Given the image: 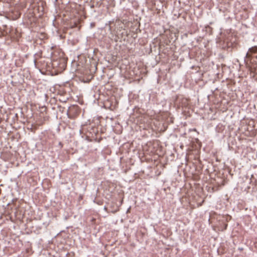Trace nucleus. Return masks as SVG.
I'll return each instance as SVG.
<instances>
[{
    "mask_svg": "<svg viewBox=\"0 0 257 257\" xmlns=\"http://www.w3.org/2000/svg\"><path fill=\"white\" fill-rule=\"evenodd\" d=\"M137 34L138 33H125V36L126 37H133L134 39H135L137 37Z\"/></svg>",
    "mask_w": 257,
    "mask_h": 257,
    "instance_id": "obj_8",
    "label": "nucleus"
},
{
    "mask_svg": "<svg viewBox=\"0 0 257 257\" xmlns=\"http://www.w3.org/2000/svg\"><path fill=\"white\" fill-rule=\"evenodd\" d=\"M205 29V31L206 32H210L212 31V29L209 26L206 27Z\"/></svg>",
    "mask_w": 257,
    "mask_h": 257,
    "instance_id": "obj_10",
    "label": "nucleus"
},
{
    "mask_svg": "<svg viewBox=\"0 0 257 257\" xmlns=\"http://www.w3.org/2000/svg\"><path fill=\"white\" fill-rule=\"evenodd\" d=\"M58 107L59 108V110L63 112L64 111V107H63L61 106H58Z\"/></svg>",
    "mask_w": 257,
    "mask_h": 257,
    "instance_id": "obj_11",
    "label": "nucleus"
},
{
    "mask_svg": "<svg viewBox=\"0 0 257 257\" xmlns=\"http://www.w3.org/2000/svg\"><path fill=\"white\" fill-rule=\"evenodd\" d=\"M41 34V35L43 37H44L45 36H44V34H45L46 33H40Z\"/></svg>",
    "mask_w": 257,
    "mask_h": 257,
    "instance_id": "obj_14",
    "label": "nucleus"
},
{
    "mask_svg": "<svg viewBox=\"0 0 257 257\" xmlns=\"http://www.w3.org/2000/svg\"><path fill=\"white\" fill-rule=\"evenodd\" d=\"M7 34H9V36L11 37L13 41L16 40L18 37H21V33H6Z\"/></svg>",
    "mask_w": 257,
    "mask_h": 257,
    "instance_id": "obj_7",
    "label": "nucleus"
},
{
    "mask_svg": "<svg viewBox=\"0 0 257 257\" xmlns=\"http://www.w3.org/2000/svg\"><path fill=\"white\" fill-rule=\"evenodd\" d=\"M188 99L185 98L183 95H177L175 96L174 103L178 107H186L188 105Z\"/></svg>",
    "mask_w": 257,
    "mask_h": 257,
    "instance_id": "obj_2",
    "label": "nucleus"
},
{
    "mask_svg": "<svg viewBox=\"0 0 257 257\" xmlns=\"http://www.w3.org/2000/svg\"><path fill=\"white\" fill-rule=\"evenodd\" d=\"M35 64L37 63V61L36 60H35Z\"/></svg>",
    "mask_w": 257,
    "mask_h": 257,
    "instance_id": "obj_17",
    "label": "nucleus"
},
{
    "mask_svg": "<svg viewBox=\"0 0 257 257\" xmlns=\"http://www.w3.org/2000/svg\"><path fill=\"white\" fill-rule=\"evenodd\" d=\"M60 35H59V36L60 37L61 39H64L65 38V36L64 35H63V34H60L59 33Z\"/></svg>",
    "mask_w": 257,
    "mask_h": 257,
    "instance_id": "obj_12",
    "label": "nucleus"
},
{
    "mask_svg": "<svg viewBox=\"0 0 257 257\" xmlns=\"http://www.w3.org/2000/svg\"><path fill=\"white\" fill-rule=\"evenodd\" d=\"M52 66L54 68L57 69L58 71H63L66 67L67 62L64 58H59L52 61Z\"/></svg>",
    "mask_w": 257,
    "mask_h": 257,
    "instance_id": "obj_1",
    "label": "nucleus"
},
{
    "mask_svg": "<svg viewBox=\"0 0 257 257\" xmlns=\"http://www.w3.org/2000/svg\"><path fill=\"white\" fill-rule=\"evenodd\" d=\"M79 113V108L78 106H72L68 110V115L70 118L76 117Z\"/></svg>",
    "mask_w": 257,
    "mask_h": 257,
    "instance_id": "obj_5",
    "label": "nucleus"
},
{
    "mask_svg": "<svg viewBox=\"0 0 257 257\" xmlns=\"http://www.w3.org/2000/svg\"><path fill=\"white\" fill-rule=\"evenodd\" d=\"M71 27L72 28H74V27H78L79 28L80 27V26L79 25V23L78 22H75L74 23V24L72 26H71Z\"/></svg>",
    "mask_w": 257,
    "mask_h": 257,
    "instance_id": "obj_9",
    "label": "nucleus"
},
{
    "mask_svg": "<svg viewBox=\"0 0 257 257\" xmlns=\"http://www.w3.org/2000/svg\"><path fill=\"white\" fill-rule=\"evenodd\" d=\"M117 208L115 210H111V211L113 213H115L117 211Z\"/></svg>",
    "mask_w": 257,
    "mask_h": 257,
    "instance_id": "obj_13",
    "label": "nucleus"
},
{
    "mask_svg": "<svg viewBox=\"0 0 257 257\" xmlns=\"http://www.w3.org/2000/svg\"><path fill=\"white\" fill-rule=\"evenodd\" d=\"M59 145L61 146V147H62V143L60 142L59 143Z\"/></svg>",
    "mask_w": 257,
    "mask_h": 257,
    "instance_id": "obj_15",
    "label": "nucleus"
},
{
    "mask_svg": "<svg viewBox=\"0 0 257 257\" xmlns=\"http://www.w3.org/2000/svg\"><path fill=\"white\" fill-rule=\"evenodd\" d=\"M125 35H123V33H110V36H109L111 40L115 42H121L122 40L125 41Z\"/></svg>",
    "mask_w": 257,
    "mask_h": 257,
    "instance_id": "obj_4",
    "label": "nucleus"
},
{
    "mask_svg": "<svg viewBox=\"0 0 257 257\" xmlns=\"http://www.w3.org/2000/svg\"><path fill=\"white\" fill-rule=\"evenodd\" d=\"M246 57L250 58L251 62L257 63V47H254L250 48L246 53Z\"/></svg>",
    "mask_w": 257,
    "mask_h": 257,
    "instance_id": "obj_3",
    "label": "nucleus"
},
{
    "mask_svg": "<svg viewBox=\"0 0 257 257\" xmlns=\"http://www.w3.org/2000/svg\"><path fill=\"white\" fill-rule=\"evenodd\" d=\"M219 35L220 37H218V39L220 40V41H223V43H226V46L227 47H229L230 46V45H232V43L229 42L228 39H226L224 38V37H226V33H219Z\"/></svg>",
    "mask_w": 257,
    "mask_h": 257,
    "instance_id": "obj_6",
    "label": "nucleus"
},
{
    "mask_svg": "<svg viewBox=\"0 0 257 257\" xmlns=\"http://www.w3.org/2000/svg\"><path fill=\"white\" fill-rule=\"evenodd\" d=\"M162 35H164V34L163 33H161L160 34V36H162Z\"/></svg>",
    "mask_w": 257,
    "mask_h": 257,
    "instance_id": "obj_16",
    "label": "nucleus"
}]
</instances>
